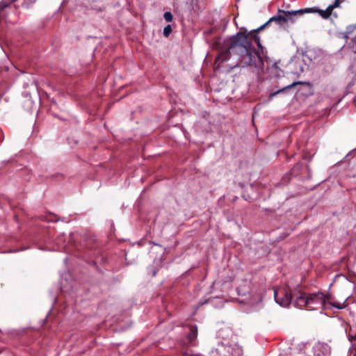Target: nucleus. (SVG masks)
<instances>
[{
  "mask_svg": "<svg viewBox=\"0 0 356 356\" xmlns=\"http://www.w3.org/2000/svg\"><path fill=\"white\" fill-rule=\"evenodd\" d=\"M296 64L298 65L300 67V70L297 73L303 72L305 71L304 67L302 66V63L300 62H296Z\"/></svg>",
  "mask_w": 356,
  "mask_h": 356,
  "instance_id": "ddd939ff",
  "label": "nucleus"
},
{
  "mask_svg": "<svg viewBox=\"0 0 356 356\" xmlns=\"http://www.w3.org/2000/svg\"><path fill=\"white\" fill-rule=\"evenodd\" d=\"M271 73L276 77L281 76L282 70L278 66V63H274L270 67Z\"/></svg>",
  "mask_w": 356,
  "mask_h": 356,
  "instance_id": "6e6552de",
  "label": "nucleus"
},
{
  "mask_svg": "<svg viewBox=\"0 0 356 356\" xmlns=\"http://www.w3.org/2000/svg\"><path fill=\"white\" fill-rule=\"evenodd\" d=\"M6 6H7L6 4L0 3V9L1 10L3 9Z\"/></svg>",
  "mask_w": 356,
  "mask_h": 356,
  "instance_id": "4468645a",
  "label": "nucleus"
},
{
  "mask_svg": "<svg viewBox=\"0 0 356 356\" xmlns=\"http://www.w3.org/2000/svg\"><path fill=\"white\" fill-rule=\"evenodd\" d=\"M338 1H339V0H338Z\"/></svg>",
  "mask_w": 356,
  "mask_h": 356,
  "instance_id": "a211bd4d",
  "label": "nucleus"
},
{
  "mask_svg": "<svg viewBox=\"0 0 356 356\" xmlns=\"http://www.w3.org/2000/svg\"><path fill=\"white\" fill-rule=\"evenodd\" d=\"M171 33H172V28L170 24H168L164 27L163 35L165 37H168Z\"/></svg>",
  "mask_w": 356,
  "mask_h": 356,
  "instance_id": "9b49d317",
  "label": "nucleus"
},
{
  "mask_svg": "<svg viewBox=\"0 0 356 356\" xmlns=\"http://www.w3.org/2000/svg\"><path fill=\"white\" fill-rule=\"evenodd\" d=\"M308 310H315L320 308H325L327 305L341 309L346 307V301L343 302H332L330 296L321 291L307 293Z\"/></svg>",
  "mask_w": 356,
  "mask_h": 356,
  "instance_id": "f03ea898",
  "label": "nucleus"
},
{
  "mask_svg": "<svg viewBox=\"0 0 356 356\" xmlns=\"http://www.w3.org/2000/svg\"><path fill=\"white\" fill-rule=\"evenodd\" d=\"M339 6V1L335 0L325 10H320L316 8L293 11L278 10L276 15L271 17L266 23L258 29L250 32L245 29L244 31L238 32L236 35L225 40L224 45L227 49L220 51L216 58V63L219 60H220V63L225 61L232 55L237 56V66L240 67H250L259 74L264 67V60L259 51L254 49L252 45V42H254L259 48L263 49L260 38L257 35L259 31L264 29L273 22H277L280 26H283L287 23H293L296 17L305 13H318L322 18L327 19L331 15L333 9Z\"/></svg>",
  "mask_w": 356,
  "mask_h": 356,
  "instance_id": "f257e3e1",
  "label": "nucleus"
},
{
  "mask_svg": "<svg viewBox=\"0 0 356 356\" xmlns=\"http://www.w3.org/2000/svg\"><path fill=\"white\" fill-rule=\"evenodd\" d=\"M309 85L310 84L309 82H304V81H296V82H293L285 87H284L282 89H280L278 90L276 92H274L273 93H271L269 96V98L270 99H272L273 97H274L275 96H276L277 95L281 93V92H283L284 91L288 90V89H290V88H293L294 86H297V85Z\"/></svg>",
  "mask_w": 356,
  "mask_h": 356,
  "instance_id": "0eeeda50",
  "label": "nucleus"
},
{
  "mask_svg": "<svg viewBox=\"0 0 356 356\" xmlns=\"http://www.w3.org/2000/svg\"><path fill=\"white\" fill-rule=\"evenodd\" d=\"M275 300L282 307L289 306L292 301L291 291L286 288H280L274 290Z\"/></svg>",
  "mask_w": 356,
  "mask_h": 356,
  "instance_id": "20e7f679",
  "label": "nucleus"
},
{
  "mask_svg": "<svg viewBox=\"0 0 356 356\" xmlns=\"http://www.w3.org/2000/svg\"><path fill=\"white\" fill-rule=\"evenodd\" d=\"M218 356H242V348L236 343H219L213 350Z\"/></svg>",
  "mask_w": 356,
  "mask_h": 356,
  "instance_id": "7ed1b4c3",
  "label": "nucleus"
},
{
  "mask_svg": "<svg viewBox=\"0 0 356 356\" xmlns=\"http://www.w3.org/2000/svg\"><path fill=\"white\" fill-rule=\"evenodd\" d=\"M197 337V327H192L191 331L188 334V339L190 342H193Z\"/></svg>",
  "mask_w": 356,
  "mask_h": 356,
  "instance_id": "1a4fd4ad",
  "label": "nucleus"
},
{
  "mask_svg": "<svg viewBox=\"0 0 356 356\" xmlns=\"http://www.w3.org/2000/svg\"><path fill=\"white\" fill-rule=\"evenodd\" d=\"M36 0H23L22 6L24 8H29L35 3Z\"/></svg>",
  "mask_w": 356,
  "mask_h": 356,
  "instance_id": "9d476101",
  "label": "nucleus"
},
{
  "mask_svg": "<svg viewBox=\"0 0 356 356\" xmlns=\"http://www.w3.org/2000/svg\"><path fill=\"white\" fill-rule=\"evenodd\" d=\"M156 271H154V273H153V275H154V276H155V275H156Z\"/></svg>",
  "mask_w": 356,
  "mask_h": 356,
  "instance_id": "dca6fc26",
  "label": "nucleus"
},
{
  "mask_svg": "<svg viewBox=\"0 0 356 356\" xmlns=\"http://www.w3.org/2000/svg\"><path fill=\"white\" fill-rule=\"evenodd\" d=\"M353 338L356 340V334L353 337Z\"/></svg>",
  "mask_w": 356,
  "mask_h": 356,
  "instance_id": "f3484780",
  "label": "nucleus"
},
{
  "mask_svg": "<svg viewBox=\"0 0 356 356\" xmlns=\"http://www.w3.org/2000/svg\"><path fill=\"white\" fill-rule=\"evenodd\" d=\"M294 305L300 309L306 308L307 309L308 307V301H307V293H301L300 296L296 298L294 300Z\"/></svg>",
  "mask_w": 356,
  "mask_h": 356,
  "instance_id": "423d86ee",
  "label": "nucleus"
},
{
  "mask_svg": "<svg viewBox=\"0 0 356 356\" xmlns=\"http://www.w3.org/2000/svg\"><path fill=\"white\" fill-rule=\"evenodd\" d=\"M314 356H330V347L326 343L318 342L314 348Z\"/></svg>",
  "mask_w": 356,
  "mask_h": 356,
  "instance_id": "39448f33",
  "label": "nucleus"
},
{
  "mask_svg": "<svg viewBox=\"0 0 356 356\" xmlns=\"http://www.w3.org/2000/svg\"><path fill=\"white\" fill-rule=\"evenodd\" d=\"M164 19L166 22H170L173 19V15L170 12H165L163 15Z\"/></svg>",
  "mask_w": 356,
  "mask_h": 356,
  "instance_id": "f8f14e48",
  "label": "nucleus"
},
{
  "mask_svg": "<svg viewBox=\"0 0 356 356\" xmlns=\"http://www.w3.org/2000/svg\"><path fill=\"white\" fill-rule=\"evenodd\" d=\"M189 356H202V355H197V354H192V355H190Z\"/></svg>",
  "mask_w": 356,
  "mask_h": 356,
  "instance_id": "2eb2a0df",
  "label": "nucleus"
}]
</instances>
